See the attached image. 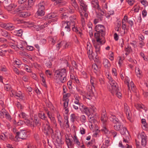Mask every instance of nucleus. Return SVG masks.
I'll return each mask as SVG.
<instances>
[{
    "instance_id": "obj_1",
    "label": "nucleus",
    "mask_w": 148,
    "mask_h": 148,
    "mask_svg": "<svg viewBox=\"0 0 148 148\" xmlns=\"http://www.w3.org/2000/svg\"><path fill=\"white\" fill-rule=\"evenodd\" d=\"M54 76L56 79H58L62 83L65 82L67 80L66 69L63 68L56 70L54 72Z\"/></svg>"
},
{
    "instance_id": "obj_2",
    "label": "nucleus",
    "mask_w": 148,
    "mask_h": 148,
    "mask_svg": "<svg viewBox=\"0 0 148 148\" xmlns=\"http://www.w3.org/2000/svg\"><path fill=\"white\" fill-rule=\"evenodd\" d=\"M95 31L96 32L94 34L95 38H100L102 39H104L106 29L104 26L101 25H97L95 26Z\"/></svg>"
},
{
    "instance_id": "obj_3",
    "label": "nucleus",
    "mask_w": 148,
    "mask_h": 148,
    "mask_svg": "<svg viewBox=\"0 0 148 148\" xmlns=\"http://www.w3.org/2000/svg\"><path fill=\"white\" fill-rule=\"evenodd\" d=\"M106 76L108 79L110 85H108V88L111 92H116L118 90V86L117 83L110 76L109 74L106 73Z\"/></svg>"
},
{
    "instance_id": "obj_4",
    "label": "nucleus",
    "mask_w": 148,
    "mask_h": 148,
    "mask_svg": "<svg viewBox=\"0 0 148 148\" xmlns=\"http://www.w3.org/2000/svg\"><path fill=\"white\" fill-rule=\"evenodd\" d=\"M75 25V22L70 19L69 21H63L61 23V27L64 32L67 33L69 32L71 30V26Z\"/></svg>"
},
{
    "instance_id": "obj_5",
    "label": "nucleus",
    "mask_w": 148,
    "mask_h": 148,
    "mask_svg": "<svg viewBox=\"0 0 148 148\" xmlns=\"http://www.w3.org/2000/svg\"><path fill=\"white\" fill-rule=\"evenodd\" d=\"M24 8L21 6H18V8L16 9L12 12L13 14H17L20 17L26 18L30 15V14L25 12Z\"/></svg>"
},
{
    "instance_id": "obj_6",
    "label": "nucleus",
    "mask_w": 148,
    "mask_h": 148,
    "mask_svg": "<svg viewBox=\"0 0 148 148\" xmlns=\"http://www.w3.org/2000/svg\"><path fill=\"white\" fill-rule=\"evenodd\" d=\"M96 41L93 42V45L95 49V52L97 53H100V47L102 45L105 43V40L100 38H95Z\"/></svg>"
},
{
    "instance_id": "obj_7",
    "label": "nucleus",
    "mask_w": 148,
    "mask_h": 148,
    "mask_svg": "<svg viewBox=\"0 0 148 148\" xmlns=\"http://www.w3.org/2000/svg\"><path fill=\"white\" fill-rule=\"evenodd\" d=\"M43 131L47 135L51 134L52 138L53 137L54 138L53 130L51 128L50 123L47 120L45 125L43 127Z\"/></svg>"
},
{
    "instance_id": "obj_8",
    "label": "nucleus",
    "mask_w": 148,
    "mask_h": 148,
    "mask_svg": "<svg viewBox=\"0 0 148 148\" xmlns=\"http://www.w3.org/2000/svg\"><path fill=\"white\" fill-rule=\"evenodd\" d=\"M45 3L44 1H41L38 5L37 14L38 16H43L45 14Z\"/></svg>"
},
{
    "instance_id": "obj_9",
    "label": "nucleus",
    "mask_w": 148,
    "mask_h": 148,
    "mask_svg": "<svg viewBox=\"0 0 148 148\" xmlns=\"http://www.w3.org/2000/svg\"><path fill=\"white\" fill-rule=\"evenodd\" d=\"M125 83L127 85L129 90L131 91V90L133 92H136V88L132 81L130 82L129 80H128V78L127 77L125 78Z\"/></svg>"
},
{
    "instance_id": "obj_10",
    "label": "nucleus",
    "mask_w": 148,
    "mask_h": 148,
    "mask_svg": "<svg viewBox=\"0 0 148 148\" xmlns=\"http://www.w3.org/2000/svg\"><path fill=\"white\" fill-rule=\"evenodd\" d=\"M27 137V132L25 130H23L16 132L15 138H19L23 140L26 139Z\"/></svg>"
},
{
    "instance_id": "obj_11",
    "label": "nucleus",
    "mask_w": 148,
    "mask_h": 148,
    "mask_svg": "<svg viewBox=\"0 0 148 148\" xmlns=\"http://www.w3.org/2000/svg\"><path fill=\"white\" fill-rule=\"evenodd\" d=\"M101 119L103 124H106L108 120V117L107 115L106 110H103L101 113Z\"/></svg>"
},
{
    "instance_id": "obj_12",
    "label": "nucleus",
    "mask_w": 148,
    "mask_h": 148,
    "mask_svg": "<svg viewBox=\"0 0 148 148\" xmlns=\"http://www.w3.org/2000/svg\"><path fill=\"white\" fill-rule=\"evenodd\" d=\"M68 45L66 42L65 41H62L57 44V47L58 48V50H59L60 47H61L64 49L68 47Z\"/></svg>"
},
{
    "instance_id": "obj_13",
    "label": "nucleus",
    "mask_w": 148,
    "mask_h": 148,
    "mask_svg": "<svg viewBox=\"0 0 148 148\" xmlns=\"http://www.w3.org/2000/svg\"><path fill=\"white\" fill-rule=\"evenodd\" d=\"M124 111L127 116V119L130 120L131 119V116L130 113V110L128 106L126 103L124 104Z\"/></svg>"
},
{
    "instance_id": "obj_14",
    "label": "nucleus",
    "mask_w": 148,
    "mask_h": 148,
    "mask_svg": "<svg viewBox=\"0 0 148 148\" xmlns=\"http://www.w3.org/2000/svg\"><path fill=\"white\" fill-rule=\"evenodd\" d=\"M140 136L142 139L141 145L143 146L144 147L147 144V136L144 133H142Z\"/></svg>"
},
{
    "instance_id": "obj_15",
    "label": "nucleus",
    "mask_w": 148,
    "mask_h": 148,
    "mask_svg": "<svg viewBox=\"0 0 148 148\" xmlns=\"http://www.w3.org/2000/svg\"><path fill=\"white\" fill-rule=\"evenodd\" d=\"M63 101H64V108L65 110V114H67L69 112V110L67 108L68 106L69 100L68 98H66L64 99H63Z\"/></svg>"
},
{
    "instance_id": "obj_16",
    "label": "nucleus",
    "mask_w": 148,
    "mask_h": 148,
    "mask_svg": "<svg viewBox=\"0 0 148 148\" xmlns=\"http://www.w3.org/2000/svg\"><path fill=\"white\" fill-rule=\"evenodd\" d=\"M92 6L93 8H96L98 10L101 11V9L99 4L97 0H92L91 2Z\"/></svg>"
},
{
    "instance_id": "obj_17",
    "label": "nucleus",
    "mask_w": 148,
    "mask_h": 148,
    "mask_svg": "<svg viewBox=\"0 0 148 148\" xmlns=\"http://www.w3.org/2000/svg\"><path fill=\"white\" fill-rule=\"evenodd\" d=\"M110 121L113 123L116 124L117 123H119L120 121L117 118H116L114 115H112L110 117Z\"/></svg>"
},
{
    "instance_id": "obj_18",
    "label": "nucleus",
    "mask_w": 148,
    "mask_h": 148,
    "mask_svg": "<svg viewBox=\"0 0 148 148\" xmlns=\"http://www.w3.org/2000/svg\"><path fill=\"white\" fill-rule=\"evenodd\" d=\"M4 28L5 29L12 30L14 29L15 28V26L12 24H4Z\"/></svg>"
},
{
    "instance_id": "obj_19",
    "label": "nucleus",
    "mask_w": 148,
    "mask_h": 148,
    "mask_svg": "<svg viewBox=\"0 0 148 148\" xmlns=\"http://www.w3.org/2000/svg\"><path fill=\"white\" fill-rule=\"evenodd\" d=\"M65 141L68 148L71 147L72 146V140L70 139L68 136H65Z\"/></svg>"
},
{
    "instance_id": "obj_20",
    "label": "nucleus",
    "mask_w": 148,
    "mask_h": 148,
    "mask_svg": "<svg viewBox=\"0 0 148 148\" xmlns=\"http://www.w3.org/2000/svg\"><path fill=\"white\" fill-rule=\"evenodd\" d=\"M98 10L99 12L98 13H97V17L98 19H99L100 21H101L103 18L104 13L103 10H101V11Z\"/></svg>"
},
{
    "instance_id": "obj_21",
    "label": "nucleus",
    "mask_w": 148,
    "mask_h": 148,
    "mask_svg": "<svg viewBox=\"0 0 148 148\" xmlns=\"http://www.w3.org/2000/svg\"><path fill=\"white\" fill-rule=\"evenodd\" d=\"M103 64L105 67L108 70L109 69L111 66L110 64L109 60L107 59H105L103 60Z\"/></svg>"
},
{
    "instance_id": "obj_22",
    "label": "nucleus",
    "mask_w": 148,
    "mask_h": 148,
    "mask_svg": "<svg viewBox=\"0 0 148 148\" xmlns=\"http://www.w3.org/2000/svg\"><path fill=\"white\" fill-rule=\"evenodd\" d=\"M119 131L122 135H124L127 134H128V131L127 130L126 128L123 125L122 126Z\"/></svg>"
},
{
    "instance_id": "obj_23",
    "label": "nucleus",
    "mask_w": 148,
    "mask_h": 148,
    "mask_svg": "<svg viewBox=\"0 0 148 148\" xmlns=\"http://www.w3.org/2000/svg\"><path fill=\"white\" fill-rule=\"evenodd\" d=\"M14 95L18 99H22L24 97L22 93L20 91H18V92H15Z\"/></svg>"
},
{
    "instance_id": "obj_24",
    "label": "nucleus",
    "mask_w": 148,
    "mask_h": 148,
    "mask_svg": "<svg viewBox=\"0 0 148 148\" xmlns=\"http://www.w3.org/2000/svg\"><path fill=\"white\" fill-rule=\"evenodd\" d=\"M55 142L56 144H57V145H56V147L59 148L58 147H57V146L60 147V145L62 144L61 138H59L58 136H57L56 138V140Z\"/></svg>"
},
{
    "instance_id": "obj_25",
    "label": "nucleus",
    "mask_w": 148,
    "mask_h": 148,
    "mask_svg": "<svg viewBox=\"0 0 148 148\" xmlns=\"http://www.w3.org/2000/svg\"><path fill=\"white\" fill-rule=\"evenodd\" d=\"M95 115H93L92 116V115H89L88 116V120L91 123H95L96 122V120L95 119L94 117Z\"/></svg>"
},
{
    "instance_id": "obj_26",
    "label": "nucleus",
    "mask_w": 148,
    "mask_h": 148,
    "mask_svg": "<svg viewBox=\"0 0 148 148\" xmlns=\"http://www.w3.org/2000/svg\"><path fill=\"white\" fill-rule=\"evenodd\" d=\"M135 73L137 76L139 77H141L142 75V72L140 69L137 67L135 68Z\"/></svg>"
},
{
    "instance_id": "obj_27",
    "label": "nucleus",
    "mask_w": 148,
    "mask_h": 148,
    "mask_svg": "<svg viewBox=\"0 0 148 148\" xmlns=\"http://www.w3.org/2000/svg\"><path fill=\"white\" fill-rule=\"evenodd\" d=\"M123 125H122L121 121L119 123H117L114 126V129L116 131H119Z\"/></svg>"
},
{
    "instance_id": "obj_28",
    "label": "nucleus",
    "mask_w": 148,
    "mask_h": 148,
    "mask_svg": "<svg viewBox=\"0 0 148 148\" xmlns=\"http://www.w3.org/2000/svg\"><path fill=\"white\" fill-rule=\"evenodd\" d=\"M99 68L97 66L96 64H93L92 66V69L94 72L97 73L99 71Z\"/></svg>"
},
{
    "instance_id": "obj_29",
    "label": "nucleus",
    "mask_w": 148,
    "mask_h": 148,
    "mask_svg": "<svg viewBox=\"0 0 148 148\" xmlns=\"http://www.w3.org/2000/svg\"><path fill=\"white\" fill-rule=\"evenodd\" d=\"M72 28L73 31L75 32L77 34H79L80 35V36H81L82 34V33L80 29H79V30L78 29L77 27H75V25H73Z\"/></svg>"
},
{
    "instance_id": "obj_30",
    "label": "nucleus",
    "mask_w": 148,
    "mask_h": 148,
    "mask_svg": "<svg viewBox=\"0 0 148 148\" xmlns=\"http://www.w3.org/2000/svg\"><path fill=\"white\" fill-rule=\"evenodd\" d=\"M27 121L25 122L26 125L30 126H33L34 125V121L32 119L29 120L27 119Z\"/></svg>"
},
{
    "instance_id": "obj_31",
    "label": "nucleus",
    "mask_w": 148,
    "mask_h": 148,
    "mask_svg": "<svg viewBox=\"0 0 148 148\" xmlns=\"http://www.w3.org/2000/svg\"><path fill=\"white\" fill-rule=\"evenodd\" d=\"M91 46V45H88V43L87 44V50H88L87 52V54L88 56V57L90 60L92 59V56H91V55L90 54L91 52L90 51V49Z\"/></svg>"
},
{
    "instance_id": "obj_32",
    "label": "nucleus",
    "mask_w": 148,
    "mask_h": 148,
    "mask_svg": "<svg viewBox=\"0 0 148 148\" xmlns=\"http://www.w3.org/2000/svg\"><path fill=\"white\" fill-rule=\"evenodd\" d=\"M79 109L81 110V109H83V110H84L85 111V112L86 113V114H88V112L89 113H90V109H89L88 108H87V107H86V106L83 105H82V108H80V107H79Z\"/></svg>"
},
{
    "instance_id": "obj_33",
    "label": "nucleus",
    "mask_w": 148,
    "mask_h": 148,
    "mask_svg": "<svg viewBox=\"0 0 148 148\" xmlns=\"http://www.w3.org/2000/svg\"><path fill=\"white\" fill-rule=\"evenodd\" d=\"M1 34L4 37H8V38H10V34L5 30H2Z\"/></svg>"
},
{
    "instance_id": "obj_34",
    "label": "nucleus",
    "mask_w": 148,
    "mask_h": 148,
    "mask_svg": "<svg viewBox=\"0 0 148 148\" xmlns=\"http://www.w3.org/2000/svg\"><path fill=\"white\" fill-rule=\"evenodd\" d=\"M27 0H25V3L19 6H21L23 8L25 9H26L27 10H29L30 8V7H29L28 4H26Z\"/></svg>"
},
{
    "instance_id": "obj_35",
    "label": "nucleus",
    "mask_w": 148,
    "mask_h": 148,
    "mask_svg": "<svg viewBox=\"0 0 148 148\" xmlns=\"http://www.w3.org/2000/svg\"><path fill=\"white\" fill-rule=\"evenodd\" d=\"M71 121L73 123H74L75 120L78 119V117L76 116L74 114H72L70 116Z\"/></svg>"
},
{
    "instance_id": "obj_36",
    "label": "nucleus",
    "mask_w": 148,
    "mask_h": 148,
    "mask_svg": "<svg viewBox=\"0 0 148 148\" xmlns=\"http://www.w3.org/2000/svg\"><path fill=\"white\" fill-rule=\"evenodd\" d=\"M73 138L75 143L78 146H80V143L76 135L75 134Z\"/></svg>"
},
{
    "instance_id": "obj_37",
    "label": "nucleus",
    "mask_w": 148,
    "mask_h": 148,
    "mask_svg": "<svg viewBox=\"0 0 148 148\" xmlns=\"http://www.w3.org/2000/svg\"><path fill=\"white\" fill-rule=\"evenodd\" d=\"M125 50L126 52L125 55H127L130 53L132 49L131 47L128 45L127 47H125Z\"/></svg>"
},
{
    "instance_id": "obj_38",
    "label": "nucleus",
    "mask_w": 148,
    "mask_h": 148,
    "mask_svg": "<svg viewBox=\"0 0 148 148\" xmlns=\"http://www.w3.org/2000/svg\"><path fill=\"white\" fill-rule=\"evenodd\" d=\"M36 0H27L26 4H28L29 7L31 8L32 6L34 5V2Z\"/></svg>"
},
{
    "instance_id": "obj_39",
    "label": "nucleus",
    "mask_w": 148,
    "mask_h": 148,
    "mask_svg": "<svg viewBox=\"0 0 148 148\" xmlns=\"http://www.w3.org/2000/svg\"><path fill=\"white\" fill-rule=\"evenodd\" d=\"M20 117L26 120L27 119V115L24 112H22L19 115Z\"/></svg>"
},
{
    "instance_id": "obj_40",
    "label": "nucleus",
    "mask_w": 148,
    "mask_h": 148,
    "mask_svg": "<svg viewBox=\"0 0 148 148\" xmlns=\"http://www.w3.org/2000/svg\"><path fill=\"white\" fill-rule=\"evenodd\" d=\"M40 120V119L39 118H34V121L36 125L40 126L41 125Z\"/></svg>"
},
{
    "instance_id": "obj_41",
    "label": "nucleus",
    "mask_w": 148,
    "mask_h": 148,
    "mask_svg": "<svg viewBox=\"0 0 148 148\" xmlns=\"http://www.w3.org/2000/svg\"><path fill=\"white\" fill-rule=\"evenodd\" d=\"M7 111L5 109H2L1 111L0 112V117L1 118H4Z\"/></svg>"
},
{
    "instance_id": "obj_42",
    "label": "nucleus",
    "mask_w": 148,
    "mask_h": 148,
    "mask_svg": "<svg viewBox=\"0 0 148 148\" xmlns=\"http://www.w3.org/2000/svg\"><path fill=\"white\" fill-rule=\"evenodd\" d=\"M91 92H88L87 93V94L85 96V98L89 100H90L91 99H92V94L91 93Z\"/></svg>"
},
{
    "instance_id": "obj_43",
    "label": "nucleus",
    "mask_w": 148,
    "mask_h": 148,
    "mask_svg": "<svg viewBox=\"0 0 148 148\" xmlns=\"http://www.w3.org/2000/svg\"><path fill=\"white\" fill-rule=\"evenodd\" d=\"M72 64L74 68L76 70H78V65L77 63L75 61H73L72 62Z\"/></svg>"
},
{
    "instance_id": "obj_44",
    "label": "nucleus",
    "mask_w": 148,
    "mask_h": 148,
    "mask_svg": "<svg viewBox=\"0 0 148 148\" xmlns=\"http://www.w3.org/2000/svg\"><path fill=\"white\" fill-rule=\"evenodd\" d=\"M119 90L118 88V90H117L116 92H111L112 95H114L115 94L117 97L119 98H120L121 97L122 94L119 91Z\"/></svg>"
},
{
    "instance_id": "obj_45",
    "label": "nucleus",
    "mask_w": 148,
    "mask_h": 148,
    "mask_svg": "<svg viewBox=\"0 0 148 148\" xmlns=\"http://www.w3.org/2000/svg\"><path fill=\"white\" fill-rule=\"evenodd\" d=\"M57 118L60 125V126H61L62 125V118L60 114H57Z\"/></svg>"
},
{
    "instance_id": "obj_46",
    "label": "nucleus",
    "mask_w": 148,
    "mask_h": 148,
    "mask_svg": "<svg viewBox=\"0 0 148 148\" xmlns=\"http://www.w3.org/2000/svg\"><path fill=\"white\" fill-rule=\"evenodd\" d=\"M49 119L51 122L53 124V125L55 126H56L57 125L56 121L55 120V118L54 117L52 116Z\"/></svg>"
},
{
    "instance_id": "obj_47",
    "label": "nucleus",
    "mask_w": 148,
    "mask_h": 148,
    "mask_svg": "<svg viewBox=\"0 0 148 148\" xmlns=\"http://www.w3.org/2000/svg\"><path fill=\"white\" fill-rule=\"evenodd\" d=\"M14 5L12 4H10L8 6H6L5 8L7 10L10 11L12 9L14 8Z\"/></svg>"
},
{
    "instance_id": "obj_48",
    "label": "nucleus",
    "mask_w": 148,
    "mask_h": 148,
    "mask_svg": "<svg viewBox=\"0 0 148 148\" xmlns=\"http://www.w3.org/2000/svg\"><path fill=\"white\" fill-rule=\"evenodd\" d=\"M68 17L66 15V13H64L63 14L61 15V19L63 20V21H66Z\"/></svg>"
},
{
    "instance_id": "obj_49",
    "label": "nucleus",
    "mask_w": 148,
    "mask_h": 148,
    "mask_svg": "<svg viewBox=\"0 0 148 148\" xmlns=\"http://www.w3.org/2000/svg\"><path fill=\"white\" fill-rule=\"evenodd\" d=\"M46 65L49 68H51L52 66V64L51 62L49 60L47 61L46 63Z\"/></svg>"
},
{
    "instance_id": "obj_50",
    "label": "nucleus",
    "mask_w": 148,
    "mask_h": 148,
    "mask_svg": "<svg viewBox=\"0 0 148 148\" xmlns=\"http://www.w3.org/2000/svg\"><path fill=\"white\" fill-rule=\"evenodd\" d=\"M80 120L82 123H85L86 120V118L85 116L83 115H81L80 117Z\"/></svg>"
},
{
    "instance_id": "obj_51",
    "label": "nucleus",
    "mask_w": 148,
    "mask_h": 148,
    "mask_svg": "<svg viewBox=\"0 0 148 148\" xmlns=\"http://www.w3.org/2000/svg\"><path fill=\"white\" fill-rule=\"evenodd\" d=\"M4 88L5 90L7 91H9L11 90V86L8 84H6L5 85Z\"/></svg>"
},
{
    "instance_id": "obj_52",
    "label": "nucleus",
    "mask_w": 148,
    "mask_h": 148,
    "mask_svg": "<svg viewBox=\"0 0 148 148\" xmlns=\"http://www.w3.org/2000/svg\"><path fill=\"white\" fill-rule=\"evenodd\" d=\"M39 116L40 118L43 120H45L47 117L45 116V114L43 113H40L39 114Z\"/></svg>"
},
{
    "instance_id": "obj_53",
    "label": "nucleus",
    "mask_w": 148,
    "mask_h": 148,
    "mask_svg": "<svg viewBox=\"0 0 148 148\" xmlns=\"http://www.w3.org/2000/svg\"><path fill=\"white\" fill-rule=\"evenodd\" d=\"M56 16V15H55L54 14H49L47 16L46 18L48 19H51L52 18H54Z\"/></svg>"
},
{
    "instance_id": "obj_54",
    "label": "nucleus",
    "mask_w": 148,
    "mask_h": 148,
    "mask_svg": "<svg viewBox=\"0 0 148 148\" xmlns=\"http://www.w3.org/2000/svg\"><path fill=\"white\" fill-rule=\"evenodd\" d=\"M16 106L18 108L20 109L21 111H22L23 108V106L19 102H17V103L16 104Z\"/></svg>"
},
{
    "instance_id": "obj_55",
    "label": "nucleus",
    "mask_w": 148,
    "mask_h": 148,
    "mask_svg": "<svg viewBox=\"0 0 148 148\" xmlns=\"http://www.w3.org/2000/svg\"><path fill=\"white\" fill-rule=\"evenodd\" d=\"M72 5L76 10H78L79 9L78 5L76 2H73L72 3Z\"/></svg>"
},
{
    "instance_id": "obj_56",
    "label": "nucleus",
    "mask_w": 148,
    "mask_h": 148,
    "mask_svg": "<svg viewBox=\"0 0 148 148\" xmlns=\"http://www.w3.org/2000/svg\"><path fill=\"white\" fill-rule=\"evenodd\" d=\"M95 80V79L93 77H91V79L90 80V82L91 83V85L92 86L93 88V89H95V84H94V82Z\"/></svg>"
},
{
    "instance_id": "obj_57",
    "label": "nucleus",
    "mask_w": 148,
    "mask_h": 148,
    "mask_svg": "<svg viewBox=\"0 0 148 148\" xmlns=\"http://www.w3.org/2000/svg\"><path fill=\"white\" fill-rule=\"evenodd\" d=\"M126 24H123L122 25V27L123 29L124 30V32L123 33H122L121 34V35L122 36H123L125 34L126 32L125 31V30L126 29Z\"/></svg>"
},
{
    "instance_id": "obj_58",
    "label": "nucleus",
    "mask_w": 148,
    "mask_h": 148,
    "mask_svg": "<svg viewBox=\"0 0 148 148\" xmlns=\"http://www.w3.org/2000/svg\"><path fill=\"white\" fill-rule=\"evenodd\" d=\"M45 73L49 77H50V76L52 75V72L49 70H47L45 71Z\"/></svg>"
},
{
    "instance_id": "obj_59",
    "label": "nucleus",
    "mask_w": 148,
    "mask_h": 148,
    "mask_svg": "<svg viewBox=\"0 0 148 148\" xmlns=\"http://www.w3.org/2000/svg\"><path fill=\"white\" fill-rule=\"evenodd\" d=\"M87 90H88L89 92H92V90L93 89V87L92 85H89L87 86Z\"/></svg>"
},
{
    "instance_id": "obj_60",
    "label": "nucleus",
    "mask_w": 148,
    "mask_h": 148,
    "mask_svg": "<svg viewBox=\"0 0 148 148\" xmlns=\"http://www.w3.org/2000/svg\"><path fill=\"white\" fill-rule=\"evenodd\" d=\"M23 34V30L22 29H20L17 31L16 35L19 36H21Z\"/></svg>"
},
{
    "instance_id": "obj_61",
    "label": "nucleus",
    "mask_w": 148,
    "mask_h": 148,
    "mask_svg": "<svg viewBox=\"0 0 148 148\" xmlns=\"http://www.w3.org/2000/svg\"><path fill=\"white\" fill-rule=\"evenodd\" d=\"M49 22H46V23H45L44 24L42 25H41L39 27L41 29H43L44 28H45V27L47 26V25L49 23Z\"/></svg>"
},
{
    "instance_id": "obj_62",
    "label": "nucleus",
    "mask_w": 148,
    "mask_h": 148,
    "mask_svg": "<svg viewBox=\"0 0 148 148\" xmlns=\"http://www.w3.org/2000/svg\"><path fill=\"white\" fill-rule=\"evenodd\" d=\"M25 69L26 71L28 72L31 73L32 71L31 69H29V66L25 64L24 65Z\"/></svg>"
},
{
    "instance_id": "obj_63",
    "label": "nucleus",
    "mask_w": 148,
    "mask_h": 148,
    "mask_svg": "<svg viewBox=\"0 0 148 148\" xmlns=\"http://www.w3.org/2000/svg\"><path fill=\"white\" fill-rule=\"evenodd\" d=\"M82 106L81 105L75 104L73 105V107L75 109L77 110L78 109L79 107L81 108Z\"/></svg>"
},
{
    "instance_id": "obj_64",
    "label": "nucleus",
    "mask_w": 148,
    "mask_h": 148,
    "mask_svg": "<svg viewBox=\"0 0 148 148\" xmlns=\"http://www.w3.org/2000/svg\"><path fill=\"white\" fill-rule=\"evenodd\" d=\"M99 81L100 82V84L101 85H104L105 84L104 79L102 78H99Z\"/></svg>"
}]
</instances>
